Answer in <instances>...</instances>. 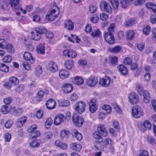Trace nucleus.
Returning a JSON list of instances; mask_svg holds the SVG:
<instances>
[{
    "label": "nucleus",
    "mask_w": 156,
    "mask_h": 156,
    "mask_svg": "<svg viewBox=\"0 0 156 156\" xmlns=\"http://www.w3.org/2000/svg\"><path fill=\"white\" fill-rule=\"evenodd\" d=\"M115 24L112 23L108 28V32H106L104 35V38L107 43L112 44L115 42V40L112 33L114 31Z\"/></svg>",
    "instance_id": "obj_1"
},
{
    "label": "nucleus",
    "mask_w": 156,
    "mask_h": 156,
    "mask_svg": "<svg viewBox=\"0 0 156 156\" xmlns=\"http://www.w3.org/2000/svg\"><path fill=\"white\" fill-rule=\"evenodd\" d=\"M59 13V8L56 5V3L54 2L51 9L46 16V19L50 21H53L58 17Z\"/></svg>",
    "instance_id": "obj_2"
},
{
    "label": "nucleus",
    "mask_w": 156,
    "mask_h": 156,
    "mask_svg": "<svg viewBox=\"0 0 156 156\" xmlns=\"http://www.w3.org/2000/svg\"><path fill=\"white\" fill-rule=\"evenodd\" d=\"M10 4L12 10L16 12V14L19 16L23 10V9L20 7L19 4V0H10Z\"/></svg>",
    "instance_id": "obj_3"
},
{
    "label": "nucleus",
    "mask_w": 156,
    "mask_h": 156,
    "mask_svg": "<svg viewBox=\"0 0 156 156\" xmlns=\"http://www.w3.org/2000/svg\"><path fill=\"white\" fill-rule=\"evenodd\" d=\"M137 91L140 95H143L144 101L145 103H148L149 102L151 98L148 91L146 90H144L143 88H137Z\"/></svg>",
    "instance_id": "obj_4"
},
{
    "label": "nucleus",
    "mask_w": 156,
    "mask_h": 156,
    "mask_svg": "<svg viewBox=\"0 0 156 156\" xmlns=\"http://www.w3.org/2000/svg\"><path fill=\"white\" fill-rule=\"evenodd\" d=\"M85 104L82 101H79L76 102L73 106L74 109L79 114H81L85 109Z\"/></svg>",
    "instance_id": "obj_5"
},
{
    "label": "nucleus",
    "mask_w": 156,
    "mask_h": 156,
    "mask_svg": "<svg viewBox=\"0 0 156 156\" xmlns=\"http://www.w3.org/2000/svg\"><path fill=\"white\" fill-rule=\"evenodd\" d=\"M132 114L134 117L138 118L143 115L144 113L141 108L138 105H136L133 108Z\"/></svg>",
    "instance_id": "obj_6"
},
{
    "label": "nucleus",
    "mask_w": 156,
    "mask_h": 156,
    "mask_svg": "<svg viewBox=\"0 0 156 156\" xmlns=\"http://www.w3.org/2000/svg\"><path fill=\"white\" fill-rule=\"evenodd\" d=\"M138 95L134 92H133L129 94L128 101L133 105L137 104L139 101Z\"/></svg>",
    "instance_id": "obj_7"
},
{
    "label": "nucleus",
    "mask_w": 156,
    "mask_h": 156,
    "mask_svg": "<svg viewBox=\"0 0 156 156\" xmlns=\"http://www.w3.org/2000/svg\"><path fill=\"white\" fill-rule=\"evenodd\" d=\"M72 120L75 125L78 127H81L84 122L83 119L77 114H74L73 115Z\"/></svg>",
    "instance_id": "obj_8"
},
{
    "label": "nucleus",
    "mask_w": 156,
    "mask_h": 156,
    "mask_svg": "<svg viewBox=\"0 0 156 156\" xmlns=\"http://www.w3.org/2000/svg\"><path fill=\"white\" fill-rule=\"evenodd\" d=\"M9 82H5L4 86L5 88H11L12 87V85H17L19 83V80L16 77L12 76L9 78Z\"/></svg>",
    "instance_id": "obj_9"
},
{
    "label": "nucleus",
    "mask_w": 156,
    "mask_h": 156,
    "mask_svg": "<svg viewBox=\"0 0 156 156\" xmlns=\"http://www.w3.org/2000/svg\"><path fill=\"white\" fill-rule=\"evenodd\" d=\"M89 111L91 113H94L98 109V106L96 99L95 98L91 100L88 104Z\"/></svg>",
    "instance_id": "obj_10"
},
{
    "label": "nucleus",
    "mask_w": 156,
    "mask_h": 156,
    "mask_svg": "<svg viewBox=\"0 0 156 156\" xmlns=\"http://www.w3.org/2000/svg\"><path fill=\"white\" fill-rule=\"evenodd\" d=\"M100 8L102 11H105L109 13L112 12V8L109 4L105 1H101L100 5Z\"/></svg>",
    "instance_id": "obj_11"
},
{
    "label": "nucleus",
    "mask_w": 156,
    "mask_h": 156,
    "mask_svg": "<svg viewBox=\"0 0 156 156\" xmlns=\"http://www.w3.org/2000/svg\"><path fill=\"white\" fill-rule=\"evenodd\" d=\"M87 83L89 86L90 87H94L98 83L97 77L95 76H91L88 79H87Z\"/></svg>",
    "instance_id": "obj_12"
},
{
    "label": "nucleus",
    "mask_w": 156,
    "mask_h": 156,
    "mask_svg": "<svg viewBox=\"0 0 156 156\" xmlns=\"http://www.w3.org/2000/svg\"><path fill=\"white\" fill-rule=\"evenodd\" d=\"M47 69L50 72L55 73L58 70V67L56 63L53 61L49 62L47 66Z\"/></svg>",
    "instance_id": "obj_13"
},
{
    "label": "nucleus",
    "mask_w": 156,
    "mask_h": 156,
    "mask_svg": "<svg viewBox=\"0 0 156 156\" xmlns=\"http://www.w3.org/2000/svg\"><path fill=\"white\" fill-rule=\"evenodd\" d=\"M63 55L65 56H68L69 58H75L77 55V53L71 50L68 49L64 50L63 52Z\"/></svg>",
    "instance_id": "obj_14"
},
{
    "label": "nucleus",
    "mask_w": 156,
    "mask_h": 156,
    "mask_svg": "<svg viewBox=\"0 0 156 156\" xmlns=\"http://www.w3.org/2000/svg\"><path fill=\"white\" fill-rule=\"evenodd\" d=\"M111 82L110 77L105 76L104 78L101 79L99 81V84L102 86V87H106Z\"/></svg>",
    "instance_id": "obj_15"
},
{
    "label": "nucleus",
    "mask_w": 156,
    "mask_h": 156,
    "mask_svg": "<svg viewBox=\"0 0 156 156\" xmlns=\"http://www.w3.org/2000/svg\"><path fill=\"white\" fill-rule=\"evenodd\" d=\"M97 130L98 133L102 134L104 137H106L108 135L107 130L103 124L99 125L98 126Z\"/></svg>",
    "instance_id": "obj_16"
},
{
    "label": "nucleus",
    "mask_w": 156,
    "mask_h": 156,
    "mask_svg": "<svg viewBox=\"0 0 156 156\" xmlns=\"http://www.w3.org/2000/svg\"><path fill=\"white\" fill-rule=\"evenodd\" d=\"M71 134L73 138L76 139L78 141H80L83 139V136L81 133H79L78 131L76 129H73Z\"/></svg>",
    "instance_id": "obj_17"
},
{
    "label": "nucleus",
    "mask_w": 156,
    "mask_h": 156,
    "mask_svg": "<svg viewBox=\"0 0 156 156\" xmlns=\"http://www.w3.org/2000/svg\"><path fill=\"white\" fill-rule=\"evenodd\" d=\"M65 119L64 115L62 114H58L56 116L54 120V124L56 125H58L63 122Z\"/></svg>",
    "instance_id": "obj_18"
},
{
    "label": "nucleus",
    "mask_w": 156,
    "mask_h": 156,
    "mask_svg": "<svg viewBox=\"0 0 156 156\" xmlns=\"http://www.w3.org/2000/svg\"><path fill=\"white\" fill-rule=\"evenodd\" d=\"M23 58L25 60L30 61L31 63H33L35 62V59L32 54L26 51L24 53Z\"/></svg>",
    "instance_id": "obj_19"
},
{
    "label": "nucleus",
    "mask_w": 156,
    "mask_h": 156,
    "mask_svg": "<svg viewBox=\"0 0 156 156\" xmlns=\"http://www.w3.org/2000/svg\"><path fill=\"white\" fill-rule=\"evenodd\" d=\"M46 106L48 109H53L55 108L56 103L55 101L52 99H51L48 101L46 104Z\"/></svg>",
    "instance_id": "obj_20"
},
{
    "label": "nucleus",
    "mask_w": 156,
    "mask_h": 156,
    "mask_svg": "<svg viewBox=\"0 0 156 156\" xmlns=\"http://www.w3.org/2000/svg\"><path fill=\"white\" fill-rule=\"evenodd\" d=\"M73 83L76 85H81L84 83L83 79L80 77L79 76L74 77H73Z\"/></svg>",
    "instance_id": "obj_21"
},
{
    "label": "nucleus",
    "mask_w": 156,
    "mask_h": 156,
    "mask_svg": "<svg viewBox=\"0 0 156 156\" xmlns=\"http://www.w3.org/2000/svg\"><path fill=\"white\" fill-rule=\"evenodd\" d=\"M31 37L32 39L36 41H39L41 38V34L37 31L32 32Z\"/></svg>",
    "instance_id": "obj_22"
},
{
    "label": "nucleus",
    "mask_w": 156,
    "mask_h": 156,
    "mask_svg": "<svg viewBox=\"0 0 156 156\" xmlns=\"http://www.w3.org/2000/svg\"><path fill=\"white\" fill-rule=\"evenodd\" d=\"M27 117L24 116L23 117L19 119L16 122V126L17 127H22L26 122Z\"/></svg>",
    "instance_id": "obj_23"
},
{
    "label": "nucleus",
    "mask_w": 156,
    "mask_h": 156,
    "mask_svg": "<svg viewBox=\"0 0 156 156\" xmlns=\"http://www.w3.org/2000/svg\"><path fill=\"white\" fill-rule=\"evenodd\" d=\"M119 71L123 75H126L128 72V71L126 67L123 65H120L117 67Z\"/></svg>",
    "instance_id": "obj_24"
},
{
    "label": "nucleus",
    "mask_w": 156,
    "mask_h": 156,
    "mask_svg": "<svg viewBox=\"0 0 156 156\" xmlns=\"http://www.w3.org/2000/svg\"><path fill=\"white\" fill-rule=\"evenodd\" d=\"M64 27L69 30H72L74 28V25L72 22L69 20H67L65 21Z\"/></svg>",
    "instance_id": "obj_25"
},
{
    "label": "nucleus",
    "mask_w": 156,
    "mask_h": 156,
    "mask_svg": "<svg viewBox=\"0 0 156 156\" xmlns=\"http://www.w3.org/2000/svg\"><path fill=\"white\" fill-rule=\"evenodd\" d=\"M35 30L41 34L45 33L47 32V30L43 26H38L35 27Z\"/></svg>",
    "instance_id": "obj_26"
},
{
    "label": "nucleus",
    "mask_w": 156,
    "mask_h": 156,
    "mask_svg": "<svg viewBox=\"0 0 156 156\" xmlns=\"http://www.w3.org/2000/svg\"><path fill=\"white\" fill-rule=\"evenodd\" d=\"M146 5V7L152 10V11L156 14V5L153 2H148L147 3Z\"/></svg>",
    "instance_id": "obj_27"
},
{
    "label": "nucleus",
    "mask_w": 156,
    "mask_h": 156,
    "mask_svg": "<svg viewBox=\"0 0 156 156\" xmlns=\"http://www.w3.org/2000/svg\"><path fill=\"white\" fill-rule=\"evenodd\" d=\"M103 145L101 146L102 148H104V147H107L108 145H112L113 144L112 140L109 138L107 137L104 140H103Z\"/></svg>",
    "instance_id": "obj_28"
},
{
    "label": "nucleus",
    "mask_w": 156,
    "mask_h": 156,
    "mask_svg": "<svg viewBox=\"0 0 156 156\" xmlns=\"http://www.w3.org/2000/svg\"><path fill=\"white\" fill-rule=\"evenodd\" d=\"M70 148L72 150L79 151L81 150L82 146L80 144L74 143L70 144Z\"/></svg>",
    "instance_id": "obj_29"
},
{
    "label": "nucleus",
    "mask_w": 156,
    "mask_h": 156,
    "mask_svg": "<svg viewBox=\"0 0 156 156\" xmlns=\"http://www.w3.org/2000/svg\"><path fill=\"white\" fill-rule=\"evenodd\" d=\"M69 72L65 69L61 70L59 73V76L62 79L66 78L69 76Z\"/></svg>",
    "instance_id": "obj_30"
},
{
    "label": "nucleus",
    "mask_w": 156,
    "mask_h": 156,
    "mask_svg": "<svg viewBox=\"0 0 156 156\" xmlns=\"http://www.w3.org/2000/svg\"><path fill=\"white\" fill-rule=\"evenodd\" d=\"M136 18H131L126 20L125 23V25L126 27L132 26L135 23Z\"/></svg>",
    "instance_id": "obj_31"
},
{
    "label": "nucleus",
    "mask_w": 156,
    "mask_h": 156,
    "mask_svg": "<svg viewBox=\"0 0 156 156\" xmlns=\"http://www.w3.org/2000/svg\"><path fill=\"white\" fill-rule=\"evenodd\" d=\"M38 53L43 54L45 53V47L44 44H41L38 46L37 48Z\"/></svg>",
    "instance_id": "obj_32"
},
{
    "label": "nucleus",
    "mask_w": 156,
    "mask_h": 156,
    "mask_svg": "<svg viewBox=\"0 0 156 156\" xmlns=\"http://www.w3.org/2000/svg\"><path fill=\"white\" fill-rule=\"evenodd\" d=\"M73 65V62L72 60H68L66 61L64 66L66 69H71L72 68Z\"/></svg>",
    "instance_id": "obj_33"
},
{
    "label": "nucleus",
    "mask_w": 156,
    "mask_h": 156,
    "mask_svg": "<svg viewBox=\"0 0 156 156\" xmlns=\"http://www.w3.org/2000/svg\"><path fill=\"white\" fill-rule=\"evenodd\" d=\"M41 140L38 139H37L33 140L30 143V146L32 147L36 148L39 147L40 145Z\"/></svg>",
    "instance_id": "obj_34"
},
{
    "label": "nucleus",
    "mask_w": 156,
    "mask_h": 156,
    "mask_svg": "<svg viewBox=\"0 0 156 156\" xmlns=\"http://www.w3.org/2000/svg\"><path fill=\"white\" fill-rule=\"evenodd\" d=\"M58 104L60 107L67 106L70 105V102L68 100L63 99L58 101Z\"/></svg>",
    "instance_id": "obj_35"
},
{
    "label": "nucleus",
    "mask_w": 156,
    "mask_h": 156,
    "mask_svg": "<svg viewBox=\"0 0 156 156\" xmlns=\"http://www.w3.org/2000/svg\"><path fill=\"white\" fill-rule=\"evenodd\" d=\"M135 33L133 31L131 30H128L126 33L127 39L128 40L132 39Z\"/></svg>",
    "instance_id": "obj_36"
},
{
    "label": "nucleus",
    "mask_w": 156,
    "mask_h": 156,
    "mask_svg": "<svg viewBox=\"0 0 156 156\" xmlns=\"http://www.w3.org/2000/svg\"><path fill=\"white\" fill-rule=\"evenodd\" d=\"M100 133L98 132H95L93 133L94 137L97 139V142L98 143H101L102 142L103 139L99 134Z\"/></svg>",
    "instance_id": "obj_37"
},
{
    "label": "nucleus",
    "mask_w": 156,
    "mask_h": 156,
    "mask_svg": "<svg viewBox=\"0 0 156 156\" xmlns=\"http://www.w3.org/2000/svg\"><path fill=\"white\" fill-rule=\"evenodd\" d=\"M9 68L8 66L4 63L0 64V70L7 73L9 72Z\"/></svg>",
    "instance_id": "obj_38"
},
{
    "label": "nucleus",
    "mask_w": 156,
    "mask_h": 156,
    "mask_svg": "<svg viewBox=\"0 0 156 156\" xmlns=\"http://www.w3.org/2000/svg\"><path fill=\"white\" fill-rule=\"evenodd\" d=\"M5 48L6 49L7 51L9 53H13L15 51L14 48L12 44H6Z\"/></svg>",
    "instance_id": "obj_39"
},
{
    "label": "nucleus",
    "mask_w": 156,
    "mask_h": 156,
    "mask_svg": "<svg viewBox=\"0 0 156 156\" xmlns=\"http://www.w3.org/2000/svg\"><path fill=\"white\" fill-rule=\"evenodd\" d=\"M43 70L41 66L38 65L36 68L35 73L36 76H39L42 73Z\"/></svg>",
    "instance_id": "obj_40"
},
{
    "label": "nucleus",
    "mask_w": 156,
    "mask_h": 156,
    "mask_svg": "<svg viewBox=\"0 0 156 156\" xmlns=\"http://www.w3.org/2000/svg\"><path fill=\"white\" fill-rule=\"evenodd\" d=\"M1 111L4 114H6L9 112L10 110L8 106L6 105H3L2 106Z\"/></svg>",
    "instance_id": "obj_41"
},
{
    "label": "nucleus",
    "mask_w": 156,
    "mask_h": 156,
    "mask_svg": "<svg viewBox=\"0 0 156 156\" xmlns=\"http://www.w3.org/2000/svg\"><path fill=\"white\" fill-rule=\"evenodd\" d=\"M101 34V31L99 29H97L94 30L92 33L91 35L93 37H99Z\"/></svg>",
    "instance_id": "obj_42"
},
{
    "label": "nucleus",
    "mask_w": 156,
    "mask_h": 156,
    "mask_svg": "<svg viewBox=\"0 0 156 156\" xmlns=\"http://www.w3.org/2000/svg\"><path fill=\"white\" fill-rule=\"evenodd\" d=\"M53 122V121L51 118H48L45 122V126L47 129L49 128Z\"/></svg>",
    "instance_id": "obj_43"
},
{
    "label": "nucleus",
    "mask_w": 156,
    "mask_h": 156,
    "mask_svg": "<svg viewBox=\"0 0 156 156\" xmlns=\"http://www.w3.org/2000/svg\"><path fill=\"white\" fill-rule=\"evenodd\" d=\"M122 48L119 45H117L112 48L111 49V51L112 53H116L119 52L121 50Z\"/></svg>",
    "instance_id": "obj_44"
},
{
    "label": "nucleus",
    "mask_w": 156,
    "mask_h": 156,
    "mask_svg": "<svg viewBox=\"0 0 156 156\" xmlns=\"http://www.w3.org/2000/svg\"><path fill=\"white\" fill-rule=\"evenodd\" d=\"M44 95V92L42 90L39 91L37 93V95L36 97V100L38 102L41 100L42 98Z\"/></svg>",
    "instance_id": "obj_45"
},
{
    "label": "nucleus",
    "mask_w": 156,
    "mask_h": 156,
    "mask_svg": "<svg viewBox=\"0 0 156 156\" xmlns=\"http://www.w3.org/2000/svg\"><path fill=\"white\" fill-rule=\"evenodd\" d=\"M110 2L114 9H116L118 8L119 3L118 0H112Z\"/></svg>",
    "instance_id": "obj_46"
},
{
    "label": "nucleus",
    "mask_w": 156,
    "mask_h": 156,
    "mask_svg": "<svg viewBox=\"0 0 156 156\" xmlns=\"http://www.w3.org/2000/svg\"><path fill=\"white\" fill-rule=\"evenodd\" d=\"M72 39L70 37L68 38V40L71 41L74 43L76 42V43H79L80 41V39L78 38L75 35L73 36L72 35Z\"/></svg>",
    "instance_id": "obj_47"
},
{
    "label": "nucleus",
    "mask_w": 156,
    "mask_h": 156,
    "mask_svg": "<svg viewBox=\"0 0 156 156\" xmlns=\"http://www.w3.org/2000/svg\"><path fill=\"white\" fill-rule=\"evenodd\" d=\"M151 30V28L149 26H147L144 28L143 30V33L146 36L148 35Z\"/></svg>",
    "instance_id": "obj_48"
},
{
    "label": "nucleus",
    "mask_w": 156,
    "mask_h": 156,
    "mask_svg": "<svg viewBox=\"0 0 156 156\" xmlns=\"http://www.w3.org/2000/svg\"><path fill=\"white\" fill-rule=\"evenodd\" d=\"M102 108L108 114L110 113L112 110L111 108L109 105H104L102 106Z\"/></svg>",
    "instance_id": "obj_49"
},
{
    "label": "nucleus",
    "mask_w": 156,
    "mask_h": 156,
    "mask_svg": "<svg viewBox=\"0 0 156 156\" xmlns=\"http://www.w3.org/2000/svg\"><path fill=\"white\" fill-rule=\"evenodd\" d=\"M99 20V18L98 15L97 14L94 15L90 20L91 21L95 23H98Z\"/></svg>",
    "instance_id": "obj_50"
},
{
    "label": "nucleus",
    "mask_w": 156,
    "mask_h": 156,
    "mask_svg": "<svg viewBox=\"0 0 156 156\" xmlns=\"http://www.w3.org/2000/svg\"><path fill=\"white\" fill-rule=\"evenodd\" d=\"M44 137L45 139L48 140L51 138L52 136V134L51 132H45L44 134Z\"/></svg>",
    "instance_id": "obj_51"
},
{
    "label": "nucleus",
    "mask_w": 156,
    "mask_h": 156,
    "mask_svg": "<svg viewBox=\"0 0 156 156\" xmlns=\"http://www.w3.org/2000/svg\"><path fill=\"white\" fill-rule=\"evenodd\" d=\"M37 126L35 124L32 125L28 129V132L32 133L33 132L35 131V130L37 129Z\"/></svg>",
    "instance_id": "obj_52"
},
{
    "label": "nucleus",
    "mask_w": 156,
    "mask_h": 156,
    "mask_svg": "<svg viewBox=\"0 0 156 156\" xmlns=\"http://www.w3.org/2000/svg\"><path fill=\"white\" fill-rule=\"evenodd\" d=\"M6 43L4 39H0V48L2 49H5Z\"/></svg>",
    "instance_id": "obj_53"
},
{
    "label": "nucleus",
    "mask_w": 156,
    "mask_h": 156,
    "mask_svg": "<svg viewBox=\"0 0 156 156\" xmlns=\"http://www.w3.org/2000/svg\"><path fill=\"white\" fill-rule=\"evenodd\" d=\"M120 3L122 8H126L127 7L129 2L126 0H120Z\"/></svg>",
    "instance_id": "obj_54"
},
{
    "label": "nucleus",
    "mask_w": 156,
    "mask_h": 156,
    "mask_svg": "<svg viewBox=\"0 0 156 156\" xmlns=\"http://www.w3.org/2000/svg\"><path fill=\"white\" fill-rule=\"evenodd\" d=\"M12 60V57L10 55H6L2 59L3 62H10Z\"/></svg>",
    "instance_id": "obj_55"
},
{
    "label": "nucleus",
    "mask_w": 156,
    "mask_h": 156,
    "mask_svg": "<svg viewBox=\"0 0 156 156\" xmlns=\"http://www.w3.org/2000/svg\"><path fill=\"white\" fill-rule=\"evenodd\" d=\"M69 132L66 130H62L60 134L61 138L63 139L64 138L66 137Z\"/></svg>",
    "instance_id": "obj_56"
},
{
    "label": "nucleus",
    "mask_w": 156,
    "mask_h": 156,
    "mask_svg": "<svg viewBox=\"0 0 156 156\" xmlns=\"http://www.w3.org/2000/svg\"><path fill=\"white\" fill-rule=\"evenodd\" d=\"M49 82L54 87H55V86H57L58 84L57 80L55 78L54 79L52 78L50 79Z\"/></svg>",
    "instance_id": "obj_57"
},
{
    "label": "nucleus",
    "mask_w": 156,
    "mask_h": 156,
    "mask_svg": "<svg viewBox=\"0 0 156 156\" xmlns=\"http://www.w3.org/2000/svg\"><path fill=\"white\" fill-rule=\"evenodd\" d=\"M40 135V133L39 131L35 130L31 134L30 136L33 138H35L38 137Z\"/></svg>",
    "instance_id": "obj_58"
},
{
    "label": "nucleus",
    "mask_w": 156,
    "mask_h": 156,
    "mask_svg": "<svg viewBox=\"0 0 156 156\" xmlns=\"http://www.w3.org/2000/svg\"><path fill=\"white\" fill-rule=\"evenodd\" d=\"M150 21L152 24L156 23V15L151 14L150 17Z\"/></svg>",
    "instance_id": "obj_59"
},
{
    "label": "nucleus",
    "mask_w": 156,
    "mask_h": 156,
    "mask_svg": "<svg viewBox=\"0 0 156 156\" xmlns=\"http://www.w3.org/2000/svg\"><path fill=\"white\" fill-rule=\"evenodd\" d=\"M144 126L146 128L150 129L151 127V125L150 122L148 121H145L144 123Z\"/></svg>",
    "instance_id": "obj_60"
},
{
    "label": "nucleus",
    "mask_w": 156,
    "mask_h": 156,
    "mask_svg": "<svg viewBox=\"0 0 156 156\" xmlns=\"http://www.w3.org/2000/svg\"><path fill=\"white\" fill-rule=\"evenodd\" d=\"M23 67L27 70H29L31 69V67L30 64L27 62H25L23 63Z\"/></svg>",
    "instance_id": "obj_61"
},
{
    "label": "nucleus",
    "mask_w": 156,
    "mask_h": 156,
    "mask_svg": "<svg viewBox=\"0 0 156 156\" xmlns=\"http://www.w3.org/2000/svg\"><path fill=\"white\" fill-rule=\"evenodd\" d=\"M97 10V8L93 5H90L89 8L90 12L91 13H95Z\"/></svg>",
    "instance_id": "obj_62"
},
{
    "label": "nucleus",
    "mask_w": 156,
    "mask_h": 156,
    "mask_svg": "<svg viewBox=\"0 0 156 156\" xmlns=\"http://www.w3.org/2000/svg\"><path fill=\"white\" fill-rule=\"evenodd\" d=\"M144 81L147 82L149 81L151 78V75L150 73H147L145 74L144 76Z\"/></svg>",
    "instance_id": "obj_63"
},
{
    "label": "nucleus",
    "mask_w": 156,
    "mask_h": 156,
    "mask_svg": "<svg viewBox=\"0 0 156 156\" xmlns=\"http://www.w3.org/2000/svg\"><path fill=\"white\" fill-rule=\"evenodd\" d=\"M12 122L11 120H8L5 123V127L7 129L10 128L12 126Z\"/></svg>",
    "instance_id": "obj_64"
}]
</instances>
